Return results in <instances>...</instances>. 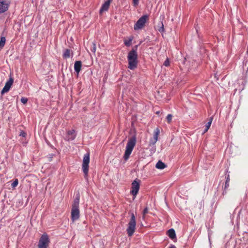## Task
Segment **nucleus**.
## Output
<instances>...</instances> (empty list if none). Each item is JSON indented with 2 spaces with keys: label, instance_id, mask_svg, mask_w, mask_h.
<instances>
[{
  "label": "nucleus",
  "instance_id": "f257e3e1",
  "mask_svg": "<svg viewBox=\"0 0 248 248\" xmlns=\"http://www.w3.org/2000/svg\"><path fill=\"white\" fill-rule=\"evenodd\" d=\"M128 68L130 69H134L137 66L138 61V55L137 52L132 50L130 51L128 55Z\"/></svg>",
  "mask_w": 248,
  "mask_h": 248
},
{
  "label": "nucleus",
  "instance_id": "f03ea898",
  "mask_svg": "<svg viewBox=\"0 0 248 248\" xmlns=\"http://www.w3.org/2000/svg\"><path fill=\"white\" fill-rule=\"evenodd\" d=\"M136 142V140L135 137L133 136L129 139L124 156V158L125 160H126L129 158V155L133 149V148L135 146Z\"/></svg>",
  "mask_w": 248,
  "mask_h": 248
},
{
  "label": "nucleus",
  "instance_id": "7ed1b4c3",
  "mask_svg": "<svg viewBox=\"0 0 248 248\" xmlns=\"http://www.w3.org/2000/svg\"><path fill=\"white\" fill-rule=\"evenodd\" d=\"M79 199L75 201L72 206L71 219L74 222L79 218Z\"/></svg>",
  "mask_w": 248,
  "mask_h": 248
},
{
  "label": "nucleus",
  "instance_id": "20e7f679",
  "mask_svg": "<svg viewBox=\"0 0 248 248\" xmlns=\"http://www.w3.org/2000/svg\"><path fill=\"white\" fill-rule=\"evenodd\" d=\"M50 243L48 235L46 233H43L40 237L38 244V248H47Z\"/></svg>",
  "mask_w": 248,
  "mask_h": 248
},
{
  "label": "nucleus",
  "instance_id": "39448f33",
  "mask_svg": "<svg viewBox=\"0 0 248 248\" xmlns=\"http://www.w3.org/2000/svg\"><path fill=\"white\" fill-rule=\"evenodd\" d=\"M90 162V154L89 153L85 154L84 156L82 163V170L84 173L85 178L88 179V171L89 166V164Z\"/></svg>",
  "mask_w": 248,
  "mask_h": 248
},
{
  "label": "nucleus",
  "instance_id": "423d86ee",
  "mask_svg": "<svg viewBox=\"0 0 248 248\" xmlns=\"http://www.w3.org/2000/svg\"><path fill=\"white\" fill-rule=\"evenodd\" d=\"M136 229V221L135 216L133 214H132V216L130 221L128 224V227L126 229L127 233L129 237H131L133 235L134 232L135 231Z\"/></svg>",
  "mask_w": 248,
  "mask_h": 248
},
{
  "label": "nucleus",
  "instance_id": "0eeeda50",
  "mask_svg": "<svg viewBox=\"0 0 248 248\" xmlns=\"http://www.w3.org/2000/svg\"><path fill=\"white\" fill-rule=\"evenodd\" d=\"M9 2L6 0H0V14L4 13L8 10Z\"/></svg>",
  "mask_w": 248,
  "mask_h": 248
},
{
  "label": "nucleus",
  "instance_id": "6e6552de",
  "mask_svg": "<svg viewBox=\"0 0 248 248\" xmlns=\"http://www.w3.org/2000/svg\"><path fill=\"white\" fill-rule=\"evenodd\" d=\"M13 82L14 79L12 77H11L9 78V80L6 83L5 86L2 90L1 94H3L4 93L8 92L13 85Z\"/></svg>",
  "mask_w": 248,
  "mask_h": 248
},
{
  "label": "nucleus",
  "instance_id": "1a4fd4ad",
  "mask_svg": "<svg viewBox=\"0 0 248 248\" xmlns=\"http://www.w3.org/2000/svg\"><path fill=\"white\" fill-rule=\"evenodd\" d=\"M139 189V183L136 180H135L132 183V190H131V193L133 196H135L138 192Z\"/></svg>",
  "mask_w": 248,
  "mask_h": 248
},
{
  "label": "nucleus",
  "instance_id": "9d476101",
  "mask_svg": "<svg viewBox=\"0 0 248 248\" xmlns=\"http://www.w3.org/2000/svg\"><path fill=\"white\" fill-rule=\"evenodd\" d=\"M76 137V131L74 129L68 130L66 132V140H74Z\"/></svg>",
  "mask_w": 248,
  "mask_h": 248
},
{
  "label": "nucleus",
  "instance_id": "9b49d317",
  "mask_svg": "<svg viewBox=\"0 0 248 248\" xmlns=\"http://www.w3.org/2000/svg\"><path fill=\"white\" fill-rule=\"evenodd\" d=\"M159 134V130L157 128L155 129L154 132V135L152 138L150 139V145H154L158 140V137Z\"/></svg>",
  "mask_w": 248,
  "mask_h": 248
},
{
  "label": "nucleus",
  "instance_id": "f8f14e48",
  "mask_svg": "<svg viewBox=\"0 0 248 248\" xmlns=\"http://www.w3.org/2000/svg\"><path fill=\"white\" fill-rule=\"evenodd\" d=\"M111 1L112 0H108L102 5L99 12L100 14L108 10Z\"/></svg>",
  "mask_w": 248,
  "mask_h": 248
},
{
  "label": "nucleus",
  "instance_id": "ddd939ff",
  "mask_svg": "<svg viewBox=\"0 0 248 248\" xmlns=\"http://www.w3.org/2000/svg\"><path fill=\"white\" fill-rule=\"evenodd\" d=\"M148 21L149 15L146 14L140 17V29L146 26Z\"/></svg>",
  "mask_w": 248,
  "mask_h": 248
},
{
  "label": "nucleus",
  "instance_id": "4468645a",
  "mask_svg": "<svg viewBox=\"0 0 248 248\" xmlns=\"http://www.w3.org/2000/svg\"><path fill=\"white\" fill-rule=\"evenodd\" d=\"M81 65L82 64L81 61H76L75 62L74 69L78 74L81 70Z\"/></svg>",
  "mask_w": 248,
  "mask_h": 248
},
{
  "label": "nucleus",
  "instance_id": "2eb2a0df",
  "mask_svg": "<svg viewBox=\"0 0 248 248\" xmlns=\"http://www.w3.org/2000/svg\"><path fill=\"white\" fill-rule=\"evenodd\" d=\"M133 37L132 36L130 37L128 39H124V44L127 46H129L132 44V41L133 40Z\"/></svg>",
  "mask_w": 248,
  "mask_h": 248
},
{
  "label": "nucleus",
  "instance_id": "dca6fc26",
  "mask_svg": "<svg viewBox=\"0 0 248 248\" xmlns=\"http://www.w3.org/2000/svg\"><path fill=\"white\" fill-rule=\"evenodd\" d=\"M155 167L157 169L162 170L166 167V165L164 163H163L161 161H159L156 164Z\"/></svg>",
  "mask_w": 248,
  "mask_h": 248
},
{
  "label": "nucleus",
  "instance_id": "f3484780",
  "mask_svg": "<svg viewBox=\"0 0 248 248\" xmlns=\"http://www.w3.org/2000/svg\"><path fill=\"white\" fill-rule=\"evenodd\" d=\"M212 121H213V117H212L210 118L209 121L205 125V128L203 132V134L206 133L208 130V129H209V128L211 125Z\"/></svg>",
  "mask_w": 248,
  "mask_h": 248
},
{
  "label": "nucleus",
  "instance_id": "a211bd4d",
  "mask_svg": "<svg viewBox=\"0 0 248 248\" xmlns=\"http://www.w3.org/2000/svg\"><path fill=\"white\" fill-rule=\"evenodd\" d=\"M168 235L171 239L174 238L176 236L174 230L172 229H170L168 231Z\"/></svg>",
  "mask_w": 248,
  "mask_h": 248
},
{
  "label": "nucleus",
  "instance_id": "6ab92c4d",
  "mask_svg": "<svg viewBox=\"0 0 248 248\" xmlns=\"http://www.w3.org/2000/svg\"><path fill=\"white\" fill-rule=\"evenodd\" d=\"M6 39L4 37H1L0 40V48H2L5 45Z\"/></svg>",
  "mask_w": 248,
  "mask_h": 248
},
{
  "label": "nucleus",
  "instance_id": "aec40b11",
  "mask_svg": "<svg viewBox=\"0 0 248 248\" xmlns=\"http://www.w3.org/2000/svg\"><path fill=\"white\" fill-rule=\"evenodd\" d=\"M70 56V51L69 49H66L63 55V58H69Z\"/></svg>",
  "mask_w": 248,
  "mask_h": 248
},
{
  "label": "nucleus",
  "instance_id": "412c9836",
  "mask_svg": "<svg viewBox=\"0 0 248 248\" xmlns=\"http://www.w3.org/2000/svg\"><path fill=\"white\" fill-rule=\"evenodd\" d=\"M148 213V209L147 208H146L144 209L142 213V218L143 219H145L146 217V215L147 213Z\"/></svg>",
  "mask_w": 248,
  "mask_h": 248
},
{
  "label": "nucleus",
  "instance_id": "4be33fe9",
  "mask_svg": "<svg viewBox=\"0 0 248 248\" xmlns=\"http://www.w3.org/2000/svg\"><path fill=\"white\" fill-rule=\"evenodd\" d=\"M172 115L171 114H168L166 117L167 121L168 123H170L172 120Z\"/></svg>",
  "mask_w": 248,
  "mask_h": 248
},
{
  "label": "nucleus",
  "instance_id": "5701e85b",
  "mask_svg": "<svg viewBox=\"0 0 248 248\" xmlns=\"http://www.w3.org/2000/svg\"><path fill=\"white\" fill-rule=\"evenodd\" d=\"M134 30H138L140 29V19H139L134 26Z\"/></svg>",
  "mask_w": 248,
  "mask_h": 248
},
{
  "label": "nucleus",
  "instance_id": "b1692460",
  "mask_svg": "<svg viewBox=\"0 0 248 248\" xmlns=\"http://www.w3.org/2000/svg\"><path fill=\"white\" fill-rule=\"evenodd\" d=\"M18 184V181L17 180V179H16L14 182L12 184V186L13 188L16 187L17 185Z\"/></svg>",
  "mask_w": 248,
  "mask_h": 248
},
{
  "label": "nucleus",
  "instance_id": "393cba45",
  "mask_svg": "<svg viewBox=\"0 0 248 248\" xmlns=\"http://www.w3.org/2000/svg\"><path fill=\"white\" fill-rule=\"evenodd\" d=\"M170 60L168 58H167L164 62L163 65L165 66H169L170 65Z\"/></svg>",
  "mask_w": 248,
  "mask_h": 248
},
{
  "label": "nucleus",
  "instance_id": "a878e982",
  "mask_svg": "<svg viewBox=\"0 0 248 248\" xmlns=\"http://www.w3.org/2000/svg\"><path fill=\"white\" fill-rule=\"evenodd\" d=\"M21 101L24 104H26L27 103V102H28V99L27 98L22 97L21 99Z\"/></svg>",
  "mask_w": 248,
  "mask_h": 248
},
{
  "label": "nucleus",
  "instance_id": "bb28decb",
  "mask_svg": "<svg viewBox=\"0 0 248 248\" xmlns=\"http://www.w3.org/2000/svg\"><path fill=\"white\" fill-rule=\"evenodd\" d=\"M26 133L24 131H22L21 132H20V136H22L23 137H25L26 136Z\"/></svg>",
  "mask_w": 248,
  "mask_h": 248
},
{
  "label": "nucleus",
  "instance_id": "cd10ccee",
  "mask_svg": "<svg viewBox=\"0 0 248 248\" xmlns=\"http://www.w3.org/2000/svg\"><path fill=\"white\" fill-rule=\"evenodd\" d=\"M133 3L134 6H138L139 3V0H133Z\"/></svg>",
  "mask_w": 248,
  "mask_h": 248
},
{
  "label": "nucleus",
  "instance_id": "c85d7f7f",
  "mask_svg": "<svg viewBox=\"0 0 248 248\" xmlns=\"http://www.w3.org/2000/svg\"><path fill=\"white\" fill-rule=\"evenodd\" d=\"M158 30L160 32H162L163 31V25L162 23H161V26L158 29Z\"/></svg>",
  "mask_w": 248,
  "mask_h": 248
},
{
  "label": "nucleus",
  "instance_id": "c756f323",
  "mask_svg": "<svg viewBox=\"0 0 248 248\" xmlns=\"http://www.w3.org/2000/svg\"><path fill=\"white\" fill-rule=\"evenodd\" d=\"M155 147H153V149H152V152L151 153V154L154 153L155 152Z\"/></svg>",
  "mask_w": 248,
  "mask_h": 248
},
{
  "label": "nucleus",
  "instance_id": "7c9ffc66",
  "mask_svg": "<svg viewBox=\"0 0 248 248\" xmlns=\"http://www.w3.org/2000/svg\"><path fill=\"white\" fill-rule=\"evenodd\" d=\"M227 186H228V184H227V180H226V184H225V187Z\"/></svg>",
  "mask_w": 248,
  "mask_h": 248
}]
</instances>
